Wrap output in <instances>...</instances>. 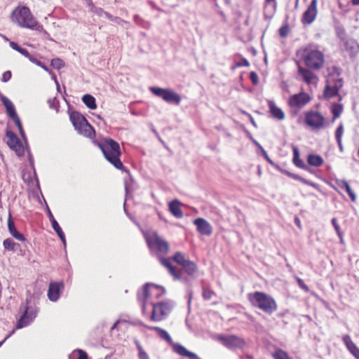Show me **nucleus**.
<instances>
[{
	"mask_svg": "<svg viewBox=\"0 0 359 359\" xmlns=\"http://www.w3.org/2000/svg\"><path fill=\"white\" fill-rule=\"evenodd\" d=\"M11 21L20 27L41 32L43 27L37 22L27 6L16 7L11 15Z\"/></svg>",
	"mask_w": 359,
	"mask_h": 359,
	"instance_id": "f257e3e1",
	"label": "nucleus"
},
{
	"mask_svg": "<svg viewBox=\"0 0 359 359\" xmlns=\"http://www.w3.org/2000/svg\"><path fill=\"white\" fill-rule=\"evenodd\" d=\"M297 55L303 60L309 69H319L325 63V56L322 51L312 46L302 47L297 52Z\"/></svg>",
	"mask_w": 359,
	"mask_h": 359,
	"instance_id": "f03ea898",
	"label": "nucleus"
},
{
	"mask_svg": "<svg viewBox=\"0 0 359 359\" xmlns=\"http://www.w3.org/2000/svg\"><path fill=\"white\" fill-rule=\"evenodd\" d=\"M99 147L109 162L116 168L123 170V165L120 160L121 149L118 142L112 139H104L99 144Z\"/></svg>",
	"mask_w": 359,
	"mask_h": 359,
	"instance_id": "7ed1b4c3",
	"label": "nucleus"
},
{
	"mask_svg": "<svg viewBox=\"0 0 359 359\" xmlns=\"http://www.w3.org/2000/svg\"><path fill=\"white\" fill-rule=\"evenodd\" d=\"M248 299L253 306L259 309L268 314L273 313L278 308L274 299L262 292L249 293L248 294Z\"/></svg>",
	"mask_w": 359,
	"mask_h": 359,
	"instance_id": "20e7f679",
	"label": "nucleus"
},
{
	"mask_svg": "<svg viewBox=\"0 0 359 359\" xmlns=\"http://www.w3.org/2000/svg\"><path fill=\"white\" fill-rule=\"evenodd\" d=\"M144 238L151 250H157L163 255L168 253L169 250L168 243L159 236L156 231L144 233Z\"/></svg>",
	"mask_w": 359,
	"mask_h": 359,
	"instance_id": "39448f33",
	"label": "nucleus"
},
{
	"mask_svg": "<svg viewBox=\"0 0 359 359\" xmlns=\"http://www.w3.org/2000/svg\"><path fill=\"white\" fill-rule=\"evenodd\" d=\"M70 120L75 129L78 130L79 133L88 137H93L95 131L93 127L81 114L76 111L72 112L70 114Z\"/></svg>",
	"mask_w": 359,
	"mask_h": 359,
	"instance_id": "423d86ee",
	"label": "nucleus"
},
{
	"mask_svg": "<svg viewBox=\"0 0 359 359\" xmlns=\"http://www.w3.org/2000/svg\"><path fill=\"white\" fill-rule=\"evenodd\" d=\"M149 90L154 95L169 104L179 105L181 102L180 95L170 88L150 87Z\"/></svg>",
	"mask_w": 359,
	"mask_h": 359,
	"instance_id": "0eeeda50",
	"label": "nucleus"
},
{
	"mask_svg": "<svg viewBox=\"0 0 359 359\" xmlns=\"http://www.w3.org/2000/svg\"><path fill=\"white\" fill-rule=\"evenodd\" d=\"M175 304L172 301L161 302L153 304V311L151 319L153 321H160L165 318L174 307Z\"/></svg>",
	"mask_w": 359,
	"mask_h": 359,
	"instance_id": "6e6552de",
	"label": "nucleus"
},
{
	"mask_svg": "<svg viewBox=\"0 0 359 359\" xmlns=\"http://www.w3.org/2000/svg\"><path fill=\"white\" fill-rule=\"evenodd\" d=\"M305 123L315 130L323 128L325 126V117L318 111H309L305 113Z\"/></svg>",
	"mask_w": 359,
	"mask_h": 359,
	"instance_id": "1a4fd4ad",
	"label": "nucleus"
},
{
	"mask_svg": "<svg viewBox=\"0 0 359 359\" xmlns=\"http://www.w3.org/2000/svg\"><path fill=\"white\" fill-rule=\"evenodd\" d=\"M1 100L6 109L8 115L9 116V117L11 118H12L13 120V121L15 122V125L17 126V127L19 130V132H20L21 136L22 137H24L25 133H24V131L22 129V126L20 120L16 114L13 104L8 98H7L5 96H2Z\"/></svg>",
	"mask_w": 359,
	"mask_h": 359,
	"instance_id": "9d476101",
	"label": "nucleus"
},
{
	"mask_svg": "<svg viewBox=\"0 0 359 359\" xmlns=\"http://www.w3.org/2000/svg\"><path fill=\"white\" fill-rule=\"evenodd\" d=\"M6 136L8 137L7 144L8 147L15 151L18 156H22L25 153V148L17 136L11 131L6 133Z\"/></svg>",
	"mask_w": 359,
	"mask_h": 359,
	"instance_id": "9b49d317",
	"label": "nucleus"
},
{
	"mask_svg": "<svg viewBox=\"0 0 359 359\" xmlns=\"http://www.w3.org/2000/svg\"><path fill=\"white\" fill-rule=\"evenodd\" d=\"M331 79L332 76H330L327 79V85L324 90V95L327 98H331L337 95L339 89L343 86V81L341 79H337L334 84H332Z\"/></svg>",
	"mask_w": 359,
	"mask_h": 359,
	"instance_id": "f8f14e48",
	"label": "nucleus"
},
{
	"mask_svg": "<svg viewBox=\"0 0 359 359\" xmlns=\"http://www.w3.org/2000/svg\"><path fill=\"white\" fill-rule=\"evenodd\" d=\"M311 100L310 96L306 93H300L291 96L288 104L291 107L302 108Z\"/></svg>",
	"mask_w": 359,
	"mask_h": 359,
	"instance_id": "ddd939ff",
	"label": "nucleus"
},
{
	"mask_svg": "<svg viewBox=\"0 0 359 359\" xmlns=\"http://www.w3.org/2000/svg\"><path fill=\"white\" fill-rule=\"evenodd\" d=\"M317 0H312L310 5L304 13L302 22L303 24L310 25L316 19L318 11H317Z\"/></svg>",
	"mask_w": 359,
	"mask_h": 359,
	"instance_id": "4468645a",
	"label": "nucleus"
},
{
	"mask_svg": "<svg viewBox=\"0 0 359 359\" xmlns=\"http://www.w3.org/2000/svg\"><path fill=\"white\" fill-rule=\"evenodd\" d=\"M156 290L157 292L161 291L164 292L163 289L161 287L155 285L154 284L147 283L144 285L142 293H139L138 299L142 302V310L145 311V302L150 294L154 293Z\"/></svg>",
	"mask_w": 359,
	"mask_h": 359,
	"instance_id": "2eb2a0df",
	"label": "nucleus"
},
{
	"mask_svg": "<svg viewBox=\"0 0 359 359\" xmlns=\"http://www.w3.org/2000/svg\"><path fill=\"white\" fill-rule=\"evenodd\" d=\"M219 339L228 348H241L245 344L244 340L236 335L220 336Z\"/></svg>",
	"mask_w": 359,
	"mask_h": 359,
	"instance_id": "dca6fc26",
	"label": "nucleus"
},
{
	"mask_svg": "<svg viewBox=\"0 0 359 359\" xmlns=\"http://www.w3.org/2000/svg\"><path fill=\"white\" fill-rule=\"evenodd\" d=\"M64 288L63 282H53L49 285L48 297L51 302H56L60 296V292Z\"/></svg>",
	"mask_w": 359,
	"mask_h": 359,
	"instance_id": "f3484780",
	"label": "nucleus"
},
{
	"mask_svg": "<svg viewBox=\"0 0 359 359\" xmlns=\"http://www.w3.org/2000/svg\"><path fill=\"white\" fill-rule=\"evenodd\" d=\"M298 73L302 79L307 84H317L318 78L311 69L299 67Z\"/></svg>",
	"mask_w": 359,
	"mask_h": 359,
	"instance_id": "a211bd4d",
	"label": "nucleus"
},
{
	"mask_svg": "<svg viewBox=\"0 0 359 359\" xmlns=\"http://www.w3.org/2000/svg\"><path fill=\"white\" fill-rule=\"evenodd\" d=\"M194 224L196 226L197 231L201 234L210 236L212 233V226L205 219L197 218L194 220Z\"/></svg>",
	"mask_w": 359,
	"mask_h": 359,
	"instance_id": "6ab92c4d",
	"label": "nucleus"
},
{
	"mask_svg": "<svg viewBox=\"0 0 359 359\" xmlns=\"http://www.w3.org/2000/svg\"><path fill=\"white\" fill-rule=\"evenodd\" d=\"M160 262L169 271L170 274L176 280L182 278V272L175 266H172L170 261L165 258H161Z\"/></svg>",
	"mask_w": 359,
	"mask_h": 359,
	"instance_id": "aec40b11",
	"label": "nucleus"
},
{
	"mask_svg": "<svg viewBox=\"0 0 359 359\" xmlns=\"http://www.w3.org/2000/svg\"><path fill=\"white\" fill-rule=\"evenodd\" d=\"M35 316L36 315L34 313L29 312L28 308L27 306H25L24 314L18 320L16 325V328L20 329L27 326V325H29L30 322L33 320Z\"/></svg>",
	"mask_w": 359,
	"mask_h": 359,
	"instance_id": "412c9836",
	"label": "nucleus"
},
{
	"mask_svg": "<svg viewBox=\"0 0 359 359\" xmlns=\"http://www.w3.org/2000/svg\"><path fill=\"white\" fill-rule=\"evenodd\" d=\"M8 229L9 231L10 234L15 238L16 240L20 241H25V237L23 234L20 233L17 229L15 228L14 222L12 219L11 215L9 214L8 218Z\"/></svg>",
	"mask_w": 359,
	"mask_h": 359,
	"instance_id": "4be33fe9",
	"label": "nucleus"
},
{
	"mask_svg": "<svg viewBox=\"0 0 359 359\" xmlns=\"http://www.w3.org/2000/svg\"><path fill=\"white\" fill-rule=\"evenodd\" d=\"M268 106L269 107V111L274 118L280 121H282L285 118L284 112L280 108L276 106L273 101H268Z\"/></svg>",
	"mask_w": 359,
	"mask_h": 359,
	"instance_id": "5701e85b",
	"label": "nucleus"
},
{
	"mask_svg": "<svg viewBox=\"0 0 359 359\" xmlns=\"http://www.w3.org/2000/svg\"><path fill=\"white\" fill-rule=\"evenodd\" d=\"M343 341L346 345L348 350L351 353V354L356 358L359 359V348L357 346L353 343L351 340L349 335H344L343 337Z\"/></svg>",
	"mask_w": 359,
	"mask_h": 359,
	"instance_id": "b1692460",
	"label": "nucleus"
},
{
	"mask_svg": "<svg viewBox=\"0 0 359 359\" xmlns=\"http://www.w3.org/2000/svg\"><path fill=\"white\" fill-rule=\"evenodd\" d=\"M48 215L49 219L52 224L53 229L55 231V232L57 233V234L58 235V236L60 237V238L61 239V241H62L64 245H65L66 241H65V233H63L62 229L60 228V226L58 224V223L57 222V221L55 219L52 212H50V210L49 209L48 210Z\"/></svg>",
	"mask_w": 359,
	"mask_h": 359,
	"instance_id": "393cba45",
	"label": "nucleus"
},
{
	"mask_svg": "<svg viewBox=\"0 0 359 359\" xmlns=\"http://www.w3.org/2000/svg\"><path fill=\"white\" fill-rule=\"evenodd\" d=\"M277 7L276 0H265L264 15L266 17L271 18L276 13Z\"/></svg>",
	"mask_w": 359,
	"mask_h": 359,
	"instance_id": "a878e982",
	"label": "nucleus"
},
{
	"mask_svg": "<svg viewBox=\"0 0 359 359\" xmlns=\"http://www.w3.org/2000/svg\"><path fill=\"white\" fill-rule=\"evenodd\" d=\"M169 209L175 217H182L183 212L180 208V203L177 200L172 201L169 203Z\"/></svg>",
	"mask_w": 359,
	"mask_h": 359,
	"instance_id": "bb28decb",
	"label": "nucleus"
},
{
	"mask_svg": "<svg viewBox=\"0 0 359 359\" xmlns=\"http://www.w3.org/2000/svg\"><path fill=\"white\" fill-rule=\"evenodd\" d=\"M147 329L151 330H156L158 334V336L162 338L163 339L165 340L168 343L170 344H172V346L175 344L172 343V340L170 334L163 329H161L158 327H154V326H147Z\"/></svg>",
	"mask_w": 359,
	"mask_h": 359,
	"instance_id": "cd10ccee",
	"label": "nucleus"
},
{
	"mask_svg": "<svg viewBox=\"0 0 359 359\" xmlns=\"http://www.w3.org/2000/svg\"><path fill=\"white\" fill-rule=\"evenodd\" d=\"M307 162L311 165L318 167L323 163V159L319 155L310 154L308 156Z\"/></svg>",
	"mask_w": 359,
	"mask_h": 359,
	"instance_id": "c85d7f7f",
	"label": "nucleus"
},
{
	"mask_svg": "<svg viewBox=\"0 0 359 359\" xmlns=\"http://www.w3.org/2000/svg\"><path fill=\"white\" fill-rule=\"evenodd\" d=\"M82 101L90 109H95L97 107L95 99L93 96L86 94L83 96Z\"/></svg>",
	"mask_w": 359,
	"mask_h": 359,
	"instance_id": "c756f323",
	"label": "nucleus"
},
{
	"mask_svg": "<svg viewBox=\"0 0 359 359\" xmlns=\"http://www.w3.org/2000/svg\"><path fill=\"white\" fill-rule=\"evenodd\" d=\"M3 245L5 250L12 252L16 251L17 247H19V244L15 243L11 238L5 239Z\"/></svg>",
	"mask_w": 359,
	"mask_h": 359,
	"instance_id": "7c9ffc66",
	"label": "nucleus"
},
{
	"mask_svg": "<svg viewBox=\"0 0 359 359\" xmlns=\"http://www.w3.org/2000/svg\"><path fill=\"white\" fill-rule=\"evenodd\" d=\"M182 267L189 275L194 274L197 270L196 264L191 260H188Z\"/></svg>",
	"mask_w": 359,
	"mask_h": 359,
	"instance_id": "2f4dec72",
	"label": "nucleus"
},
{
	"mask_svg": "<svg viewBox=\"0 0 359 359\" xmlns=\"http://www.w3.org/2000/svg\"><path fill=\"white\" fill-rule=\"evenodd\" d=\"M339 187L341 188L345 189L352 201H355L356 200V195L352 191L351 187L349 186L348 183L346 181H341L339 184Z\"/></svg>",
	"mask_w": 359,
	"mask_h": 359,
	"instance_id": "473e14b6",
	"label": "nucleus"
},
{
	"mask_svg": "<svg viewBox=\"0 0 359 359\" xmlns=\"http://www.w3.org/2000/svg\"><path fill=\"white\" fill-rule=\"evenodd\" d=\"M172 260L175 261L178 264L181 265L182 266L184 265V264L189 260L186 259L184 255L182 253L177 252H176L173 257H172Z\"/></svg>",
	"mask_w": 359,
	"mask_h": 359,
	"instance_id": "72a5a7b5",
	"label": "nucleus"
},
{
	"mask_svg": "<svg viewBox=\"0 0 359 359\" xmlns=\"http://www.w3.org/2000/svg\"><path fill=\"white\" fill-rule=\"evenodd\" d=\"M331 111L333 114V120L334 121L340 116L343 111V107L340 104H334L332 105Z\"/></svg>",
	"mask_w": 359,
	"mask_h": 359,
	"instance_id": "f704fd0d",
	"label": "nucleus"
},
{
	"mask_svg": "<svg viewBox=\"0 0 359 359\" xmlns=\"http://www.w3.org/2000/svg\"><path fill=\"white\" fill-rule=\"evenodd\" d=\"M272 355L274 359H291L288 354L282 349L276 350Z\"/></svg>",
	"mask_w": 359,
	"mask_h": 359,
	"instance_id": "c9c22d12",
	"label": "nucleus"
},
{
	"mask_svg": "<svg viewBox=\"0 0 359 359\" xmlns=\"http://www.w3.org/2000/svg\"><path fill=\"white\" fill-rule=\"evenodd\" d=\"M293 163L298 167H302L303 165V161L299 158V152L297 147H293Z\"/></svg>",
	"mask_w": 359,
	"mask_h": 359,
	"instance_id": "e433bc0d",
	"label": "nucleus"
},
{
	"mask_svg": "<svg viewBox=\"0 0 359 359\" xmlns=\"http://www.w3.org/2000/svg\"><path fill=\"white\" fill-rule=\"evenodd\" d=\"M344 134V126L342 123H340L339 127L337 128L335 131V137L337 142L339 140H342V136Z\"/></svg>",
	"mask_w": 359,
	"mask_h": 359,
	"instance_id": "4c0bfd02",
	"label": "nucleus"
},
{
	"mask_svg": "<svg viewBox=\"0 0 359 359\" xmlns=\"http://www.w3.org/2000/svg\"><path fill=\"white\" fill-rule=\"evenodd\" d=\"M344 134V126L342 123H340L339 127L337 128L335 131V137L337 142L339 140H342V136Z\"/></svg>",
	"mask_w": 359,
	"mask_h": 359,
	"instance_id": "58836bf2",
	"label": "nucleus"
},
{
	"mask_svg": "<svg viewBox=\"0 0 359 359\" xmlns=\"http://www.w3.org/2000/svg\"><path fill=\"white\" fill-rule=\"evenodd\" d=\"M51 65L55 69H60L64 67L65 64H64V62L61 59L55 58V59L52 60Z\"/></svg>",
	"mask_w": 359,
	"mask_h": 359,
	"instance_id": "ea45409f",
	"label": "nucleus"
},
{
	"mask_svg": "<svg viewBox=\"0 0 359 359\" xmlns=\"http://www.w3.org/2000/svg\"><path fill=\"white\" fill-rule=\"evenodd\" d=\"M48 103L49 107L52 109H57L59 102L56 97H53V99H49L48 100Z\"/></svg>",
	"mask_w": 359,
	"mask_h": 359,
	"instance_id": "a19ab883",
	"label": "nucleus"
},
{
	"mask_svg": "<svg viewBox=\"0 0 359 359\" xmlns=\"http://www.w3.org/2000/svg\"><path fill=\"white\" fill-rule=\"evenodd\" d=\"M332 224L335 229V231H337L338 236L341 238L342 237V234L340 232V228H339V225L337 224V219L336 218H333L332 219Z\"/></svg>",
	"mask_w": 359,
	"mask_h": 359,
	"instance_id": "79ce46f5",
	"label": "nucleus"
},
{
	"mask_svg": "<svg viewBox=\"0 0 359 359\" xmlns=\"http://www.w3.org/2000/svg\"><path fill=\"white\" fill-rule=\"evenodd\" d=\"M294 178L297 180H299L300 182H302V183L305 184H308V185H310L311 187H316V184L311 182H309L307 180L302 177H299V176H295Z\"/></svg>",
	"mask_w": 359,
	"mask_h": 359,
	"instance_id": "37998d69",
	"label": "nucleus"
},
{
	"mask_svg": "<svg viewBox=\"0 0 359 359\" xmlns=\"http://www.w3.org/2000/svg\"><path fill=\"white\" fill-rule=\"evenodd\" d=\"M11 72L10 71H6L3 74L1 81L3 82H7L8 81H9L11 79Z\"/></svg>",
	"mask_w": 359,
	"mask_h": 359,
	"instance_id": "c03bdc74",
	"label": "nucleus"
},
{
	"mask_svg": "<svg viewBox=\"0 0 359 359\" xmlns=\"http://www.w3.org/2000/svg\"><path fill=\"white\" fill-rule=\"evenodd\" d=\"M250 78L254 84H257L258 83V76L255 72H252L250 74Z\"/></svg>",
	"mask_w": 359,
	"mask_h": 359,
	"instance_id": "a18cd8bd",
	"label": "nucleus"
},
{
	"mask_svg": "<svg viewBox=\"0 0 359 359\" xmlns=\"http://www.w3.org/2000/svg\"><path fill=\"white\" fill-rule=\"evenodd\" d=\"M139 358L140 359H149V355L143 350V348H140Z\"/></svg>",
	"mask_w": 359,
	"mask_h": 359,
	"instance_id": "49530a36",
	"label": "nucleus"
},
{
	"mask_svg": "<svg viewBox=\"0 0 359 359\" xmlns=\"http://www.w3.org/2000/svg\"><path fill=\"white\" fill-rule=\"evenodd\" d=\"M297 283H298V285L299 286L305 290L306 291H308L309 290V288L308 287L305 285L304 282L303 281V280H302L301 278H297Z\"/></svg>",
	"mask_w": 359,
	"mask_h": 359,
	"instance_id": "de8ad7c7",
	"label": "nucleus"
},
{
	"mask_svg": "<svg viewBox=\"0 0 359 359\" xmlns=\"http://www.w3.org/2000/svg\"><path fill=\"white\" fill-rule=\"evenodd\" d=\"M212 292L207 290H204L203 292V296L205 299H210L212 297Z\"/></svg>",
	"mask_w": 359,
	"mask_h": 359,
	"instance_id": "09e8293b",
	"label": "nucleus"
},
{
	"mask_svg": "<svg viewBox=\"0 0 359 359\" xmlns=\"http://www.w3.org/2000/svg\"><path fill=\"white\" fill-rule=\"evenodd\" d=\"M77 352L79 353V358L78 359H88V355L86 352H84L81 349L77 350Z\"/></svg>",
	"mask_w": 359,
	"mask_h": 359,
	"instance_id": "8fccbe9b",
	"label": "nucleus"
},
{
	"mask_svg": "<svg viewBox=\"0 0 359 359\" xmlns=\"http://www.w3.org/2000/svg\"><path fill=\"white\" fill-rule=\"evenodd\" d=\"M19 53H21L25 57H27L28 59L30 57L31 55L29 53L27 50L21 48L20 50H19Z\"/></svg>",
	"mask_w": 359,
	"mask_h": 359,
	"instance_id": "3c124183",
	"label": "nucleus"
},
{
	"mask_svg": "<svg viewBox=\"0 0 359 359\" xmlns=\"http://www.w3.org/2000/svg\"><path fill=\"white\" fill-rule=\"evenodd\" d=\"M10 46L13 49L19 52V50H20L21 47L19 46L14 41H10L9 43Z\"/></svg>",
	"mask_w": 359,
	"mask_h": 359,
	"instance_id": "603ef678",
	"label": "nucleus"
},
{
	"mask_svg": "<svg viewBox=\"0 0 359 359\" xmlns=\"http://www.w3.org/2000/svg\"><path fill=\"white\" fill-rule=\"evenodd\" d=\"M250 63L246 59H243L239 63H238V66L248 67Z\"/></svg>",
	"mask_w": 359,
	"mask_h": 359,
	"instance_id": "864d4df0",
	"label": "nucleus"
},
{
	"mask_svg": "<svg viewBox=\"0 0 359 359\" xmlns=\"http://www.w3.org/2000/svg\"><path fill=\"white\" fill-rule=\"evenodd\" d=\"M29 60L36 64V65H41V62L40 61H39L37 59H36L35 57H34L33 56H30V57L29 58Z\"/></svg>",
	"mask_w": 359,
	"mask_h": 359,
	"instance_id": "5fc2aeb1",
	"label": "nucleus"
},
{
	"mask_svg": "<svg viewBox=\"0 0 359 359\" xmlns=\"http://www.w3.org/2000/svg\"><path fill=\"white\" fill-rule=\"evenodd\" d=\"M112 21L117 23V24H121V23H127V22L121 20V18H118V17H114L113 19H112Z\"/></svg>",
	"mask_w": 359,
	"mask_h": 359,
	"instance_id": "6e6d98bb",
	"label": "nucleus"
},
{
	"mask_svg": "<svg viewBox=\"0 0 359 359\" xmlns=\"http://www.w3.org/2000/svg\"><path fill=\"white\" fill-rule=\"evenodd\" d=\"M262 153H263V155L265 157V158L268 161V162H269L270 163H272L271 160L270 159V158L269 157L266 151L263 149L262 148Z\"/></svg>",
	"mask_w": 359,
	"mask_h": 359,
	"instance_id": "4d7b16f0",
	"label": "nucleus"
},
{
	"mask_svg": "<svg viewBox=\"0 0 359 359\" xmlns=\"http://www.w3.org/2000/svg\"><path fill=\"white\" fill-rule=\"evenodd\" d=\"M134 20L137 25H140L142 21L141 18L137 15L134 16Z\"/></svg>",
	"mask_w": 359,
	"mask_h": 359,
	"instance_id": "13d9d810",
	"label": "nucleus"
},
{
	"mask_svg": "<svg viewBox=\"0 0 359 359\" xmlns=\"http://www.w3.org/2000/svg\"><path fill=\"white\" fill-rule=\"evenodd\" d=\"M104 15L106 16L108 19H109L110 20L112 21V19L114 18L113 17L112 15H111L109 13H104Z\"/></svg>",
	"mask_w": 359,
	"mask_h": 359,
	"instance_id": "bf43d9fd",
	"label": "nucleus"
},
{
	"mask_svg": "<svg viewBox=\"0 0 359 359\" xmlns=\"http://www.w3.org/2000/svg\"><path fill=\"white\" fill-rule=\"evenodd\" d=\"M337 144H338L340 151H343L342 140H339V142H337Z\"/></svg>",
	"mask_w": 359,
	"mask_h": 359,
	"instance_id": "052dcab7",
	"label": "nucleus"
},
{
	"mask_svg": "<svg viewBox=\"0 0 359 359\" xmlns=\"http://www.w3.org/2000/svg\"><path fill=\"white\" fill-rule=\"evenodd\" d=\"M104 13H105L104 11H102V9H99L97 10V15L102 16V15H104Z\"/></svg>",
	"mask_w": 359,
	"mask_h": 359,
	"instance_id": "680f3d73",
	"label": "nucleus"
},
{
	"mask_svg": "<svg viewBox=\"0 0 359 359\" xmlns=\"http://www.w3.org/2000/svg\"><path fill=\"white\" fill-rule=\"evenodd\" d=\"M279 32H280V36H285V31H284V28H283V27L280 28Z\"/></svg>",
	"mask_w": 359,
	"mask_h": 359,
	"instance_id": "e2e57ef3",
	"label": "nucleus"
},
{
	"mask_svg": "<svg viewBox=\"0 0 359 359\" xmlns=\"http://www.w3.org/2000/svg\"><path fill=\"white\" fill-rule=\"evenodd\" d=\"M39 67H41V68H43L45 71L48 72V69L47 68V67H46L42 62H41V65H39Z\"/></svg>",
	"mask_w": 359,
	"mask_h": 359,
	"instance_id": "0e129e2a",
	"label": "nucleus"
},
{
	"mask_svg": "<svg viewBox=\"0 0 359 359\" xmlns=\"http://www.w3.org/2000/svg\"><path fill=\"white\" fill-rule=\"evenodd\" d=\"M352 4L353 5H359V0H352Z\"/></svg>",
	"mask_w": 359,
	"mask_h": 359,
	"instance_id": "69168bd1",
	"label": "nucleus"
},
{
	"mask_svg": "<svg viewBox=\"0 0 359 359\" xmlns=\"http://www.w3.org/2000/svg\"><path fill=\"white\" fill-rule=\"evenodd\" d=\"M136 345H137L138 351H140V348H142V347L141 346V345L140 344V343L138 341L136 342Z\"/></svg>",
	"mask_w": 359,
	"mask_h": 359,
	"instance_id": "338daca9",
	"label": "nucleus"
},
{
	"mask_svg": "<svg viewBox=\"0 0 359 359\" xmlns=\"http://www.w3.org/2000/svg\"><path fill=\"white\" fill-rule=\"evenodd\" d=\"M118 323V321L116 322V323L113 325V326L111 327V330L115 329V328L116 327V326H117Z\"/></svg>",
	"mask_w": 359,
	"mask_h": 359,
	"instance_id": "774afa93",
	"label": "nucleus"
}]
</instances>
